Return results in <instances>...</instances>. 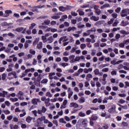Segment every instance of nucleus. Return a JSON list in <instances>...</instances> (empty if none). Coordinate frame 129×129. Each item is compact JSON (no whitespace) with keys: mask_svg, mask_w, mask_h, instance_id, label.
<instances>
[{"mask_svg":"<svg viewBox=\"0 0 129 129\" xmlns=\"http://www.w3.org/2000/svg\"><path fill=\"white\" fill-rule=\"evenodd\" d=\"M39 41H40V38L38 37L36 38L35 39V40L34 41L33 43V46H35L37 45L36 48L37 49H42V47H43V42H42V41H40L39 42Z\"/></svg>","mask_w":129,"mask_h":129,"instance_id":"f257e3e1","label":"nucleus"},{"mask_svg":"<svg viewBox=\"0 0 129 129\" xmlns=\"http://www.w3.org/2000/svg\"><path fill=\"white\" fill-rule=\"evenodd\" d=\"M69 59L70 60V63H75V62H77V56L75 57V55H71L69 56Z\"/></svg>","mask_w":129,"mask_h":129,"instance_id":"f03ea898","label":"nucleus"},{"mask_svg":"<svg viewBox=\"0 0 129 129\" xmlns=\"http://www.w3.org/2000/svg\"><path fill=\"white\" fill-rule=\"evenodd\" d=\"M116 108L115 106L113 105L108 109V111L109 113H118V112L116 111Z\"/></svg>","mask_w":129,"mask_h":129,"instance_id":"7ed1b4c3","label":"nucleus"},{"mask_svg":"<svg viewBox=\"0 0 129 129\" xmlns=\"http://www.w3.org/2000/svg\"><path fill=\"white\" fill-rule=\"evenodd\" d=\"M69 107H71V108H78L79 105L76 102H72L70 103Z\"/></svg>","mask_w":129,"mask_h":129,"instance_id":"20e7f679","label":"nucleus"},{"mask_svg":"<svg viewBox=\"0 0 129 129\" xmlns=\"http://www.w3.org/2000/svg\"><path fill=\"white\" fill-rule=\"evenodd\" d=\"M38 103H41V100L40 98H33L32 100V103L34 105H37Z\"/></svg>","mask_w":129,"mask_h":129,"instance_id":"39448f33","label":"nucleus"},{"mask_svg":"<svg viewBox=\"0 0 129 129\" xmlns=\"http://www.w3.org/2000/svg\"><path fill=\"white\" fill-rule=\"evenodd\" d=\"M11 14H13V11H12V10H6L4 12L3 17L4 18H8V17H10V15H11Z\"/></svg>","mask_w":129,"mask_h":129,"instance_id":"423d86ee","label":"nucleus"},{"mask_svg":"<svg viewBox=\"0 0 129 129\" xmlns=\"http://www.w3.org/2000/svg\"><path fill=\"white\" fill-rule=\"evenodd\" d=\"M27 28H24V27H18L15 29L16 32H22V34H25L26 33V30Z\"/></svg>","mask_w":129,"mask_h":129,"instance_id":"0eeeda50","label":"nucleus"},{"mask_svg":"<svg viewBox=\"0 0 129 129\" xmlns=\"http://www.w3.org/2000/svg\"><path fill=\"white\" fill-rule=\"evenodd\" d=\"M44 123H45V124H47V126L48 127H52V126H53V123L50 122V121H49L47 119H45V120L44 121Z\"/></svg>","mask_w":129,"mask_h":129,"instance_id":"6e6552de","label":"nucleus"},{"mask_svg":"<svg viewBox=\"0 0 129 129\" xmlns=\"http://www.w3.org/2000/svg\"><path fill=\"white\" fill-rule=\"evenodd\" d=\"M68 103V101L67 99L63 100L62 104L60 106V109H63V108H66V105Z\"/></svg>","mask_w":129,"mask_h":129,"instance_id":"1a4fd4ad","label":"nucleus"},{"mask_svg":"<svg viewBox=\"0 0 129 129\" xmlns=\"http://www.w3.org/2000/svg\"><path fill=\"white\" fill-rule=\"evenodd\" d=\"M121 17H126V16H127V12H126V9H123L122 10L121 13Z\"/></svg>","mask_w":129,"mask_h":129,"instance_id":"9d476101","label":"nucleus"},{"mask_svg":"<svg viewBox=\"0 0 129 129\" xmlns=\"http://www.w3.org/2000/svg\"><path fill=\"white\" fill-rule=\"evenodd\" d=\"M58 10L60 12H66V11H68V10H69V8H68V7L60 6L58 8Z\"/></svg>","mask_w":129,"mask_h":129,"instance_id":"9b49d317","label":"nucleus"},{"mask_svg":"<svg viewBox=\"0 0 129 129\" xmlns=\"http://www.w3.org/2000/svg\"><path fill=\"white\" fill-rule=\"evenodd\" d=\"M90 20H91V21H94V22H97V21H99V17L92 16L90 17Z\"/></svg>","mask_w":129,"mask_h":129,"instance_id":"f8f14e48","label":"nucleus"},{"mask_svg":"<svg viewBox=\"0 0 129 129\" xmlns=\"http://www.w3.org/2000/svg\"><path fill=\"white\" fill-rule=\"evenodd\" d=\"M56 75V73H50L49 74H48V78L50 80H53V78H54V76Z\"/></svg>","mask_w":129,"mask_h":129,"instance_id":"ddd939ff","label":"nucleus"},{"mask_svg":"<svg viewBox=\"0 0 129 129\" xmlns=\"http://www.w3.org/2000/svg\"><path fill=\"white\" fill-rule=\"evenodd\" d=\"M46 119V116H42L41 117V118H39L37 119V122H38V124H40L41 123V121H44V120Z\"/></svg>","mask_w":129,"mask_h":129,"instance_id":"4468645a","label":"nucleus"},{"mask_svg":"<svg viewBox=\"0 0 129 129\" xmlns=\"http://www.w3.org/2000/svg\"><path fill=\"white\" fill-rule=\"evenodd\" d=\"M8 92L6 91H3L0 92V97H5L6 95H8Z\"/></svg>","mask_w":129,"mask_h":129,"instance_id":"2eb2a0df","label":"nucleus"},{"mask_svg":"<svg viewBox=\"0 0 129 129\" xmlns=\"http://www.w3.org/2000/svg\"><path fill=\"white\" fill-rule=\"evenodd\" d=\"M32 119H35V118H32V117L28 116L26 117V121L28 123H30V122H31V121H32Z\"/></svg>","mask_w":129,"mask_h":129,"instance_id":"dca6fc26","label":"nucleus"},{"mask_svg":"<svg viewBox=\"0 0 129 129\" xmlns=\"http://www.w3.org/2000/svg\"><path fill=\"white\" fill-rule=\"evenodd\" d=\"M103 21H97V22H96L95 23V26H96V27H99V26H100L101 25H102V24H103Z\"/></svg>","mask_w":129,"mask_h":129,"instance_id":"f3484780","label":"nucleus"},{"mask_svg":"<svg viewBox=\"0 0 129 129\" xmlns=\"http://www.w3.org/2000/svg\"><path fill=\"white\" fill-rule=\"evenodd\" d=\"M91 118L92 120H97L98 119V116L97 114H94L92 115Z\"/></svg>","mask_w":129,"mask_h":129,"instance_id":"a211bd4d","label":"nucleus"},{"mask_svg":"<svg viewBox=\"0 0 129 129\" xmlns=\"http://www.w3.org/2000/svg\"><path fill=\"white\" fill-rule=\"evenodd\" d=\"M107 66H109V64H108V63L102 64L100 65L98 67V68L99 69H102V68H104V67H107Z\"/></svg>","mask_w":129,"mask_h":129,"instance_id":"6ab92c4d","label":"nucleus"},{"mask_svg":"<svg viewBox=\"0 0 129 129\" xmlns=\"http://www.w3.org/2000/svg\"><path fill=\"white\" fill-rule=\"evenodd\" d=\"M69 39L67 38V36H62L60 38V41H62V42H67Z\"/></svg>","mask_w":129,"mask_h":129,"instance_id":"aec40b11","label":"nucleus"},{"mask_svg":"<svg viewBox=\"0 0 129 129\" xmlns=\"http://www.w3.org/2000/svg\"><path fill=\"white\" fill-rule=\"evenodd\" d=\"M37 26V24L35 23H32L30 24L29 26V30H33L35 26Z\"/></svg>","mask_w":129,"mask_h":129,"instance_id":"412c9836","label":"nucleus"},{"mask_svg":"<svg viewBox=\"0 0 129 129\" xmlns=\"http://www.w3.org/2000/svg\"><path fill=\"white\" fill-rule=\"evenodd\" d=\"M51 23V21L49 20H46L44 21V22L43 23H42V25H50V24Z\"/></svg>","mask_w":129,"mask_h":129,"instance_id":"4be33fe9","label":"nucleus"},{"mask_svg":"<svg viewBox=\"0 0 129 129\" xmlns=\"http://www.w3.org/2000/svg\"><path fill=\"white\" fill-rule=\"evenodd\" d=\"M47 41H48L49 43L51 44V43H53V42H54V38H53L52 36H49L47 39Z\"/></svg>","mask_w":129,"mask_h":129,"instance_id":"5701e85b","label":"nucleus"},{"mask_svg":"<svg viewBox=\"0 0 129 129\" xmlns=\"http://www.w3.org/2000/svg\"><path fill=\"white\" fill-rule=\"evenodd\" d=\"M78 102H79V103H84V102H85V98L84 97L81 98L78 100Z\"/></svg>","mask_w":129,"mask_h":129,"instance_id":"b1692460","label":"nucleus"},{"mask_svg":"<svg viewBox=\"0 0 129 129\" xmlns=\"http://www.w3.org/2000/svg\"><path fill=\"white\" fill-rule=\"evenodd\" d=\"M50 5H51V7L52 8H57L58 7V5L55 2H51Z\"/></svg>","mask_w":129,"mask_h":129,"instance_id":"393cba45","label":"nucleus"},{"mask_svg":"<svg viewBox=\"0 0 129 129\" xmlns=\"http://www.w3.org/2000/svg\"><path fill=\"white\" fill-rule=\"evenodd\" d=\"M85 58L84 57V56L81 55L80 56H77V61H80V60H84Z\"/></svg>","mask_w":129,"mask_h":129,"instance_id":"a878e982","label":"nucleus"},{"mask_svg":"<svg viewBox=\"0 0 129 129\" xmlns=\"http://www.w3.org/2000/svg\"><path fill=\"white\" fill-rule=\"evenodd\" d=\"M46 106H50V98H47L45 101Z\"/></svg>","mask_w":129,"mask_h":129,"instance_id":"bb28decb","label":"nucleus"},{"mask_svg":"<svg viewBox=\"0 0 129 129\" xmlns=\"http://www.w3.org/2000/svg\"><path fill=\"white\" fill-rule=\"evenodd\" d=\"M7 76H8V75L6 73H3L2 75V80H6L7 79Z\"/></svg>","mask_w":129,"mask_h":129,"instance_id":"cd10ccee","label":"nucleus"},{"mask_svg":"<svg viewBox=\"0 0 129 129\" xmlns=\"http://www.w3.org/2000/svg\"><path fill=\"white\" fill-rule=\"evenodd\" d=\"M92 77H93L92 75H91V74H88L86 76V79L87 80H89V79H92Z\"/></svg>","mask_w":129,"mask_h":129,"instance_id":"c85d7f7f","label":"nucleus"},{"mask_svg":"<svg viewBox=\"0 0 129 129\" xmlns=\"http://www.w3.org/2000/svg\"><path fill=\"white\" fill-rule=\"evenodd\" d=\"M10 100L12 102H16V101L19 100V99L18 98H11Z\"/></svg>","mask_w":129,"mask_h":129,"instance_id":"c756f323","label":"nucleus"},{"mask_svg":"<svg viewBox=\"0 0 129 129\" xmlns=\"http://www.w3.org/2000/svg\"><path fill=\"white\" fill-rule=\"evenodd\" d=\"M77 12L79 13L80 16H83L84 15V12L81 9H79Z\"/></svg>","mask_w":129,"mask_h":129,"instance_id":"7c9ffc66","label":"nucleus"},{"mask_svg":"<svg viewBox=\"0 0 129 129\" xmlns=\"http://www.w3.org/2000/svg\"><path fill=\"white\" fill-rule=\"evenodd\" d=\"M105 8H109V4H105L103 6L101 7V9L103 10V9Z\"/></svg>","mask_w":129,"mask_h":129,"instance_id":"2f4dec72","label":"nucleus"},{"mask_svg":"<svg viewBox=\"0 0 129 129\" xmlns=\"http://www.w3.org/2000/svg\"><path fill=\"white\" fill-rule=\"evenodd\" d=\"M41 83H42V84H46L48 83V79H43L41 81Z\"/></svg>","mask_w":129,"mask_h":129,"instance_id":"473e14b6","label":"nucleus"},{"mask_svg":"<svg viewBox=\"0 0 129 129\" xmlns=\"http://www.w3.org/2000/svg\"><path fill=\"white\" fill-rule=\"evenodd\" d=\"M120 34H122V35H128L129 32H126L124 30H121L120 31Z\"/></svg>","mask_w":129,"mask_h":129,"instance_id":"72a5a7b5","label":"nucleus"},{"mask_svg":"<svg viewBox=\"0 0 129 129\" xmlns=\"http://www.w3.org/2000/svg\"><path fill=\"white\" fill-rule=\"evenodd\" d=\"M80 48L82 50H83L86 48V44L85 43H82L80 45Z\"/></svg>","mask_w":129,"mask_h":129,"instance_id":"f704fd0d","label":"nucleus"},{"mask_svg":"<svg viewBox=\"0 0 129 129\" xmlns=\"http://www.w3.org/2000/svg\"><path fill=\"white\" fill-rule=\"evenodd\" d=\"M41 39L43 40V43H46L47 42V37L45 36H42Z\"/></svg>","mask_w":129,"mask_h":129,"instance_id":"c9c22d12","label":"nucleus"},{"mask_svg":"<svg viewBox=\"0 0 129 129\" xmlns=\"http://www.w3.org/2000/svg\"><path fill=\"white\" fill-rule=\"evenodd\" d=\"M60 65L64 68V67H66V66H68L69 64L68 63L66 62H61L60 63Z\"/></svg>","mask_w":129,"mask_h":129,"instance_id":"e433bc0d","label":"nucleus"},{"mask_svg":"<svg viewBox=\"0 0 129 129\" xmlns=\"http://www.w3.org/2000/svg\"><path fill=\"white\" fill-rule=\"evenodd\" d=\"M24 96V92L22 91H19L17 96Z\"/></svg>","mask_w":129,"mask_h":129,"instance_id":"4c0bfd02","label":"nucleus"},{"mask_svg":"<svg viewBox=\"0 0 129 129\" xmlns=\"http://www.w3.org/2000/svg\"><path fill=\"white\" fill-rule=\"evenodd\" d=\"M29 53L32 55H36V51L33 49H30Z\"/></svg>","mask_w":129,"mask_h":129,"instance_id":"58836bf2","label":"nucleus"},{"mask_svg":"<svg viewBox=\"0 0 129 129\" xmlns=\"http://www.w3.org/2000/svg\"><path fill=\"white\" fill-rule=\"evenodd\" d=\"M79 115L80 116H81L82 117H84V116H85L86 115V114H85L84 112H80L79 113Z\"/></svg>","mask_w":129,"mask_h":129,"instance_id":"ea45409f","label":"nucleus"},{"mask_svg":"<svg viewBox=\"0 0 129 129\" xmlns=\"http://www.w3.org/2000/svg\"><path fill=\"white\" fill-rule=\"evenodd\" d=\"M46 96H47V97H52L53 95L50 92H47L46 94Z\"/></svg>","mask_w":129,"mask_h":129,"instance_id":"a19ab883","label":"nucleus"},{"mask_svg":"<svg viewBox=\"0 0 129 129\" xmlns=\"http://www.w3.org/2000/svg\"><path fill=\"white\" fill-rule=\"evenodd\" d=\"M113 22H114V19L111 18L109 21H108V25H111Z\"/></svg>","mask_w":129,"mask_h":129,"instance_id":"79ce46f5","label":"nucleus"},{"mask_svg":"<svg viewBox=\"0 0 129 129\" xmlns=\"http://www.w3.org/2000/svg\"><path fill=\"white\" fill-rule=\"evenodd\" d=\"M32 12H38V9H37V7H32L31 9Z\"/></svg>","mask_w":129,"mask_h":129,"instance_id":"37998d69","label":"nucleus"},{"mask_svg":"<svg viewBox=\"0 0 129 129\" xmlns=\"http://www.w3.org/2000/svg\"><path fill=\"white\" fill-rule=\"evenodd\" d=\"M123 65L122 64H119L117 67L118 70H120V69H122L123 68Z\"/></svg>","mask_w":129,"mask_h":129,"instance_id":"c03bdc74","label":"nucleus"},{"mask_svg":"<svg viewBox=\"0 0 129 129\" xmlns=\"http://www.w3.org/2000/svg\"><path fill=\"white\" fill-rule=\"evenodd\" d=\"M51 19H53V20H57V19H60V16H51Z\"/></svg>","mask_w":129,"mask_h":129,"instance_id":"a18cd8bd","label":"nucleus"},{"mask_svg":"<svg viewBox=\"0 0 129 129\" xmlns=\"http://www.w3.org/2000/svg\"><path fill=\"white\" fill-rule=\"evenodd\" d=\"M116 119L117 121H120V120H121V119H122V117L120 116H117L116 117Z\"/></svg>","mask_w":129,"mask_h":129,"instance_id":"49530a36","label":"nucleus"},{"mask_svg":"<svg viewBox=\"0 0 129 129\" xmlns=\"http://www.w3.org/2000/svg\"><path fill=\"white\" fill-rule=\"evenodd\" d=\"M99 73V70H98V69H96L94 71V73L95 75H98Z\"/></svg>","mask_w":129,"mask_h":129,"instance_id":"de8ad7c7","label":"nucleus"},{"mask_svg":"<svg viewBox=\"0 0 129 129\" xmlns=\"http://www.w3.org/2000/svg\"><path fill=\"white\" fill-rule=\"evenodd\" d=\"M95 13L97 15H98V16H99V15H100V14H101V11H100V10H99V9H98L95 11Z\"/></svg>","mask_w":129,"mask_h":129,"instance_id":"09e8293b","label":"nucleus"},{"mask_svg":"<svg viewBox=\"0 0 129 129\" xmlns=\"http://www.w3.org/2000/svg\"><path fill=\"white\" fill-rule=\"evenodd\" d=\"M77 49V47H74L72 48L71 50V53H74V52H75V51H76V49Z\"/></svg>","mask_w":129,"mask_h":129,"instance_id":"8fccbe9b","label":"nucleus"},{"mask_svg":"<svg viewBox=\"0 0 129 129\" xmlns=\"http://www.w3.org/2000/svg\"><path fill=\"white\" fill-rule=\"evenodd\" d=\"M21 106H25L26 105H28V103L26 102H23L20 103Z\"/></svg>","mask_w":129,"mask_h":129,"instance_id":"3c124183","label":"nucleus"},{"mask_svg":"<svg viewBox=\"0 0 129 129\" xmlns=\"http://www.w3.org/2000/svg\"><path fill=\"white\" fill-rule=\"evenodd\" d=\"M62 59L64 62H68L69 61V58L68 57L64 56L62 58Z\"/></svg>","mask_w":129,"mask_h":129,"instance_id":"603ef678","label":"nucleus"},{"mask_svg":"<svg viewBox=\"0 0 129 129\" xmlns=\"http://www.w3.org/2000/svg\"><path fill=\"white\" fill-rule=\"evenodd\" d=\"M32 33L33 35H36V34H37V29H36L35 28L32 29Z\"/></svg>","mask_w":129,"mask_h":129,"instance_id":"864d4df0","label":"nucleus"},{"mask_svg":"<svg viewBox=\"0 0 129 129\" xmlns=\"http://www.w3.org/2000/svg\"><path fill=\"white\" fill-rule=\"evenodd\" d=\"M111 74L112 76H114V75H116V74H117V72L116 71H112L111 72Z\"/></svg>","mask_w":129,"mask_h":129,"instance_id":"5fc2aeb1","label":"nucleus"},{"mask_svg":"<svg viewBox=\"0 0 129 129\" xmlns=\"http://www.w3.org/2000/svg\"><path fill=\"white\" fill-rule=\"evenodd\" d=\"M19 100H24L25 98L24 96H17Z\"/></svg>","mask_w":129,"mask_h":129,"instance_id":"6e6d98bb","label":"nucleus"},{"mask_svg":"<svg viewBox=\"0 0 129 129\" xmlns=\"http://www.w3.org/2000/svg\"><path fill=\"white\" fill-rule=\"evenodd\" d=\"M8 35L11 38H14V37H15V34H13L12 33H9Z\"/></svg>","mask_w":129,"mask_h":129,"instance_id":"4d7b16f0","label":"nucleus"},{"mask_svg":"<svg viewBox=\"0 0 129 129\" xmlns=\"http://www.w3.org/2000/svg\"><path fill=\"white\" fill-rule=\"evenodd\" d=\"M68 97L69 98V99H70V98H71V96H72V95H73V92H70L68 93Z\"/></svg>","mask_w":129,"mask_h":129,"instance_id":"13d9d810","label":"nucleus"},{"mask_svg":"<svg viewBox=\"0 0 129 129\" xmlns=\"http://www.w3.org/2000/svg\"><path fill=\"white\" fill-rule=\"evenodd\" d=\"M109 69L107 68H104L102 70V72H108Z\"/></svg>","mask_w":129,"mask_h":129,"instance_id":"bf43d9fd","label":"nucleus"},{"mask_svg":"<svg viewBox=\"0 0 129 129\" xmlns=\"http://www.w3.org/2000/svg\"><path fill=\"white\" fill-rule=\"evenodd\" d=\"M111 16L114 19H116V18H117V14L116 13H113Z\"/></svg>","mask_w":129,"mask_h":129,"instance_id":"052dcab7","label":"nucleus"},{"mask_svg":"<svg viewBox=\"0 0 129 129\" xmlns=\"http://www.w3.org/2000/svg\"><path fill=\"white\" fill-rule=\"evenodd\" d=\"M118 95L120 97H125V96H126V94H119Z\"/></svg>","mask_w":129,"mask_h":129,"instance_id":"680f3d73","label":"nucleus"},{"mask_svg":"<svg viewBox=\"0 0 129 129\" xmlns=\"http://www.w3.org/2000/svg\"><path fill=\"white\" fill-rule=\"evenodd\" d=\"M122 125H123V126H127V125H128V123L126 122L123 121L122 122Z\"/></svg>","mask_w":129,"mask_h":129,"instance_id":"e2e57ef3","label":"nucleus"},{"mask_svg":"<svg viewBox=\"0 0 129 129\" xmlns=\"http://www.w3.org/2000/svg\"><path fill=\"white\" fill-rule=\"evenodd\" d=\"M15 112H21V110L20 109V108L17 107L15 110Z\"/></svg>","mask_w":129,"mask_h":129,"instance_id":"0e129e2a","label":"nucleus"},{"mask_svg":"<svg viewBox=\"0 0 129 129\" xmlns=\"http://www.w3.org/2000/svg\"><path fill=\"white\" fill-rule=\"evenodd\" d=\"M4 112L5 114H10L11 113V112L8 110H4Z\"/></svg>","mask_w":129,"mask_h":129,"instance_id":"69168bd1","label":"nucleus"},{"mask_svg":"<svg viewBox=\"0 0 129 129\" xmlns=\"http://www.w3.org/2000/svg\"><path fill=\"white\" fill-rule=\"evenodd\" d=\"M21 128L25 129L27 128V124H21Z\"/></svg>","mask_w":129,"mask_h":129,"instance_id":"338daca9","label":"nucleus"},{"mask_svg":"<svg viewBox=\"0 0 129 129\" xmlns=\"http://www.w3.org/2000/svg\"><path fill=\"white\" fill-rule=\"evenodd\" d=\"M124 44H125V45H127L129 44V39H126V40L124 41Z\"/></svg>","mask_w":129,"mask_h":129,"instance_id":"774afa93","label":"nucleus"}]
</instances>
